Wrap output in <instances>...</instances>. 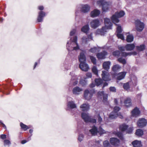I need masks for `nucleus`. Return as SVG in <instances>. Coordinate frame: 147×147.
Listing matches in <instances>:
<instances>
[{"label":"nucleus","mask_w":147,"mask_h":147,"mask_svg":"<svg viewBox=\"0 0 147 147\" xmlns=\"http://www.w3.org/2000/svg\"><path fill=\"white\" fill-rule=\"evenodd\" d=\"M67 107V110H70L71 109L76 108V105L74 101H70L68 102Z\"/></svg>","instance_id":"obj_15"},{"label":"nucleus","mask_w":147,"mask_h":147,"mask_svg":"<svg viewBox=\"0 0 147 147\" xmlns=\"http://www.w3.org/2000/svg\"><path fill=\"white\" fill-rule=\"evenodd\" d=\"M100 25V22L97 19L93 20L90 23L91 27L94 29L96 28Z\"/></svg>","instance_id":"obj_11"},{"label":"nucleus","mask_w":147,"mask_h":147,"mask_svg":"<svg viewBox=\"0 0 147 147\" xmlns=\"http://www.w3.org/2000/svg\"><path fill=\"white\" fill-rule=\"evenodd\" d=\"M132 144L134 147H141L142 146L141 142L137 140L133 141Z\"/></svg>","instance_id":"obj_30"},{"label":"nucleus","mask_w":147,"mask_h":147,"mask_svg":"<svg viewBox=\"0 0 147 147\" xmlns=\"http://www.w3.org/2000/svg\"><path fill=\"white\" fill-rule=\"evenodd\" d=\"M4 145L5 146H9L11 144V143L9 140H5L4 141Z\"/></svg>","instance_id":"obj_46"},{"label":"nucleus","mask_w":147,"mask_h":147,"mask_svg":"<svg viewBox=\"0 0 147 147\" xmlns=\"http://www.w3.org/2000/svg\"><path fill=\"white\" fill-rule=\"evenodd\" d=\"M104 23L105 27H102L101 29H98L96 32V34L104 35L107 32V29H111L112 24L109 19L107 18H104Z\"/></svg>","instance_id":"obj_2"},{"label":"nucleus","mask_w":147,"mask_h":147,"mask_svg":"<svg viewBox=\"0 0 147 147\" xmlns=\"http://www.w3.org/2000/svg\"><path fill=\"white\" fill-rule=\"evenodd\" d=\"M125 14V13L123 11L116 12L115 14L113 15L111 18L112 22L114 24L119 22V20L118 19V18L123 16Z\"/></svg>","instance_id":"obj_5"},{"label":"nucleus","mask_w":147,"mask_h":147,"mask_svg":"<svg viewBox=\"0 0 147 147\" xmlns=\"http://www.w3.org/2000/svg\"><path fill=\"white\" fill-rule=\"evenodd\" d=\"M120 108L118 107L115 106L114 108V111L110 113L109 116V117L111 119L115 118L117 117L121 119L123 118V116L121 115V114L118 113L120 110Z\"/></svg>","instance_id":"obj_4"},{"label":"nucleus","mask_w":147,"mask_h":147,"mask_svg":"<svg viewBox=\"0 0 147 147\" xmlns=\"http://www.w3.org/2000/svg\"><path fill=\"white\" fill-rule=\"evenodd\" d=\"M107 52L104 51L103 52L99 53L97 54V57L99 59H103L105 58V56L107 55Z\"/></svg>","instance_id":"obj_25"},{"label":"nucleus","mask_w":147,"mask_h":147,"mask_svg":"<svg viewBox=\"0 0 147 147\" xmlns=\"http://www.w3.org/2000/svg\"><path fill=\"white\" fill-rule=\"evenodd\" d=\"M38 9L39 10L41 11L44 9V7L42 6H38Z\"/></svg>","instance_id":"obj_61"},{"label":"nucleus","mask_w":147,"mask_h":147,"mask_svg":"<svg viewBox=\"0 0 147 147\" xmlns=\"http://www.w3.org/2000/svg\"><path fill=\"white\" fill-rule=\"evenodd\" d=\"M109 90L110 91L113 92H116V89L114 87H110L109 88Z\"/></svg>","instance_id":"obj_58"},{"label":"nucleus","mask_w":147,"mask_h":147,"mask_svg":"<svg viewBox=\"0 0 147 147\" xmlns=\"http://www.w3.org/2000/svg\"><path fill=\"white\" fill-rule=\"evenodd\" d=\"M120 54V53L119 51H116L113 53V55L115 56H119Z\"/></svg>","instance_id":"obj_51"},{"label":"nucleus","mask_w":147,"mask_h":147,"mask_svg":"<svg viewBox=\"0 0 147 147\" xmlns=\"http://www.w3.org/2000/svg\"><path fill=\"white\" fill-rule=\"evenodd\" d=\"M0 138L2 139H4L6 138V135L5 134H2L0 136Z\"/></svg>","instance_id":"obj_60"},{"label":"nucleus","mask_w":147,"mask_h":147,"mask_svg":"<svg viewBox=\"0 0 147 147\" xmlns=\"http://www.w3.org/2000/svg\"><path fill=\"white\" fill-rule=\"evenodd\" d=\"M89 27L88 25H86L84 26L81 29L82 32L86 33L89 30Z\"/></svg>","instance_id":"obj_34"},{"label":"nucleus","mask_w":147,"mask_h":147,"mask_svg":"<svg viewBox=\"0 0 147 147\" xmlns=\"http://www.w3.org/2000/svg\"><path fill=\"white\" fill-rule=\"evenodd\" d=\"M102 80L101 79H96L95 80V83L97 86H99L102 84Z\"/></svg>","instance_id":"obj_37"},{"label":"nucleus","mask_w":147,"mask_h":147,"mask_svg":"<svg viewBox=\"0 0 147 147\" xmlns=\"http://www.w3.org/2000/svg\"><path fill=\"white\" fill-rule=\"evenodd\" d=\"M98 122L99 123H100L102 121V119L101 117L100 114L98 115Z\"/></svg>","instance_id":"obj_59"},{"label":"nucleus","mask_w":147,"mask_h":147,"mask_svg":"<svg viewBox=\"0 0 147 147\" xmlns=\"http://www.w3.org/2000/svg\"><path fill=\"white\" fill-rule=\"evenodd\" d=\"M70 74L72 76L70 83L74 86L76 85L78 83V81L77 80V76L74 75L73 72H71Z\"/></svg>","instance_id":"obj_18"},{"label":"nucleus","mask_w":147,"mask_h":147,"mask_svg":"<svg viewBox=\"0 0 147 147\" xmlns=\"http://www.w3.org/2000/svg\"><path fill=\"white\" fill-rule=\"evenodd\" d=\"M117 36L118 38H120L122 40H124V39L123 35L122 34H120V33H117Z\"/></svg>","instance_id":"obj_53"},{"label":"nucleus","mask_w":147,"mask_h":147,"mask_svg":"<svg viewBox=\"0 0 147 147\" xmlns=\"http://www.w3.org/2000/svg\"><path fill=\"white\" fill-rule=\"evenodd\" d=\"M121 68L120 66L118 65H114L112 68V70L114 72L118 71Z\"/></svg>","instance_id":"obj_35"},{"label":"nucleus","mask_w":147,"mask_h":147,"mask_svg":"<svg viewBox=\"0 0 147 147\" xmlns=\"http://www.w3.org/2000/svg\"><path fill=\"white\" fill-rule=\"evenodd\" d=\"M84 79H81L80 80V84L83 86H85L87 84V82Z\"/></svg>","instance_id":"obj_41"},{"label":"nucleus","mask_w":147,"mask_h":147,"mask_svg":"<svg viewBox=\"0 0 147 147\" xmlns=\"http://www.w3.org/2000/svg\"><path fill=\"white\" fill-rule=\"evenodd\" d=\"M118 49L120 51L122 52L123 51H124L125 49V47H124L123 46H119L118 47Z\"/></svg>","instance_id":"obj_56"},{"label":"nucleus","mask_w":147,"mask_h":147,"mask_svg":"<svg viewBox=\"0 0 147 147\" xmlns=\"http://www.w3.org/2000/svg\"><path fill=\"white\" fill-rule=\"evenodd\" d=\"M85 53V51H82V52L80 53L78 56V59L80 63L86 62V59Z\"/></svg>","instance_id":"obj_13"},{"label":"nucleus","mask_w":147,"mask_h":147,"mask_svg":"<svg viewBox=\"0 0 147 147\" xmlns=\"http://www.w3.org/2000/svg\"><path fill=\"white\" fill-rule=\"evenodd\" d=\"M111 65V62L109 61H105L103 63V68L108 71L110 68V65Z\"/></svg>","instance_id":"obj_26"},{"label":"nucleus","mask_w":147,"mask_h":147,"mask_svg":"<svg viewBox=\"0 0 147 147\" xmlns=\"http://www.w3.org/2000/svg\"><path fill=\"white\" fill-rule=\"evenodd\" d=\"M137 125L138 127L142 128L146 125L147 121L144 118H140L137 122Z\"/></svg>","instance_id":"obj_9"},{"label":"nucleus","mask_w":147,"mask_h":147,"mask_svg":"<svg viewBox=\"0 0 147 147\" xmlns=\"http://www.w3.org/2000/svg\"><path fill=\"white\" fill-rule=\"evenodd\" d=\"M136 48L138 51H141L145 49V46L144 44H142L140 45V46H136Z\"/></svg>","instance_id":"obj_31"},{"label":"nucleus","mask_w":147,"mask_h":147,"mask_svg":"<svg viewBox=\"0 0 147 147\" xmlns=\"http://www.w3.org/2000/svg\"><path fill=\"white\" fill-rule=\"evenodd\" d=\"M103 145L104 147H108L109 146V142L107 140H106L103 142Z\"/></svg>","instance_id":"obj_49"},{"label":"nucleus","mask_w":147,"mask_h":147,"mask_svg":"<svg viewBox=\"0 0 147 147\" xmlns=\"http://www.w3.org/2000/svg\"><path fill=\"white\" fill-rule=\"evenodd\" d=\"M89 132L92 135H96L98 133L100 134H102L106 133V131L100 127L98 130L95 126L93 127L92 128L89 130Z\"/></svg>","instance_id":"obj_6"},{"label":"nucleus","mask_w":147,"mask_h":147,"mask_svg":"<svg viewBox=\"0 0 147 147\" xmlns=\"http://www.w3.org/2000/svg\"><path fill=\"white\" fill-rule=\"evenodd\" d=\"M83 91L82 88L78 86L74 88L72 90V92L74 94L78 95Z\"/></svg>","instance_id":"obj_19"},{"label":"nucleus","mask_w":147,"mask_h":147,"mask_svg":"<svg viewBox=\"0 0 147 147\" xmlns=\"http://www.w3.org/2000/svg\"><path fill=\"white\" fill-rule=\"evenodd\" d=\"M83 138L84 135L82 134H80L78 136V139L80 142L83 140Z\"/></svg>","instance_id":"obj_52"},{"label":"nucleus","mask_w":147,"mask_h":147,"mask_svg":"<svg viewBox=\"0 0 147 147\" xmlns=\"http://www.w3.org/2000/svg\"><path fill=\"white\" fill-rule=\"evenodd\" d=\"M102 78L105 81H108L110 80L109 73L107 71H103L102 72Z\"/></svg>","instance_id":"obj_14"},{"label":"nucleus","mask_w":147,"mask_h":147,"mask_svg":"<svg viewBox=\"0 0 147 147\" xmlns=\"http://www.w3.org/2000/svg\"><path fill=\"white\" fill-rule=\"evenodd\" d=\"M92 34H91L88 36V38H87L86 37L84 36L82 38V41L84 43H87V41L89 40H92Z\"/></svg>","instance_id":"obj_29"},{"label":"nucleus","mask_w":147,"mask_h":147,"mask_svg":"<svg viewBox=\"0 0 147 147\" xmlns=\"http://www.w3.org/2000/svg\"><path fill=\"white\" fill-rule=\"evenodd\" d=\"M80 108L82 111H87L89 109V105L88 103H84L81 105Z\"/></svg>","instance_id":"obj_24"},{"label":"nucleus","mask_w":147,"mask_h":147,"mask_svg":"<svg viewBox=\"0 0 147 147\" xmlns=\"http://www.w3.org/2000/svg\"><path fill=\"white\" fill-rule=\"evenodd\" d=\"M88 122H90L92 123H96V120L93 117H90Z\"/></svg>","instance_id":"obj_43"},{"label":"nucleus","mask_w":147,"mask_h":147,"mask_svg":"<svg viewBox=\"0 0 147 147\" xmlns=\"http://www.w3.org/2000/svg\"><path fill=\"white\" fill-rule=\"evenodd\" d=\"M118 61L120 63H122L123 64H125L126 63L125 60L122 57L119 58L118 59Z\"/></svg>","instance_id":"obj_44"},{"label":"nucleus","mask_w":147,"mask_h":147,"mask_svg":"<svg viewBox=\"0 0 147 147\" xmlns=\"http://www.w3.org/2000/svg\"><path fill=\"white\" fill-rule=\"evenodd\" d=\"M131 82H128L124 84L123 85V87L126 90L129 89V83Z\"/></svg>","instance_id":"obj_42"},{"label":"nucleus","mask_w":147,"mask_h":147,"mask_svg":"<svg viewBox=\"0 0 147 147\" xmlns=\"http://www.w3.org/2000/svg\"><path fill=\"white\" fill-rule=\"evenodd\" d=\"M27 142L28 141L26 140H24L22 141L21 143L22 144H24Z\"/></svg>","instance_id":"obj_64"},{"label":"nucleus","mask_w":147,"mask_h":147,"mask_svg":"<svg viewBox=\"0 0 147 147\" xmlns=\"http://www.w3.org/2000/svg\"><path fill=\"white\" fill-rule=\"evenodd\" d=\"M20 126L23 129L24 131H26L30 128V126H27L26 125L22 123H20Z\"/></svg>","instance_id":"obj_38"},{"label":"nucleus","mask_w":147,"mask_h":147,"mask_svg":"<svg viewBox=\"0 0 147 147\" xmlns=\"http://www.w3.org/2000/svg\"><path fill=\"white\" fill-rule=\"evenodd\" d=\"M108 96L107 94H104L103 97V101L107 105H108L109 103L107 101Z\"/></svg>","instance_id":"obj_40"},{"label":"nucleus","mask_w":147,"mask_h":147,"mask_svg":"<svg viewBox=\"0 0 147 147\" xmlns=\"http://www.w3.org/2000/svg\"><path fill=\"white\" fill-rule=\"evenodd\" d=\"M97 4L100 6H102V10L103 12H107L109 10V7L111 6V3L107 2L104 0L98 1L97 2Z\"/></svg>","instance_id":"obj_3"},{"label":"nucleus","mask_w":147,"mask_h":147,"mask_svg":"<svg viewBox=\"0 0 147 147\" xmlns=\"http://www.w3.org/2000/svg\"><path fill=\"white\" fill-rule=\"evenodd\" d=\"M124 103L125 106L127 107L131 106L132 103L131 102V99L130 98H127L125 99Z\"/></svg>","instance_id":"obj_28"},{"label":"nucleus","mask_w":147,"mask_h":147,"mask_svg":"<svg viewBox=\"0 0 147 147\" xmlns=\"http://www.w3.org/2000/svg\"><path fill=\"white\" fill-rule=\"evenodd\" d=\"M90 58L91 61L93 63L94 65L96 64V60L95 58L91 56H90Z\"/></svg>","instance_id":"obj_47"},{"label":"nucleus","mask_w":147,"mask_h":147,"mask_svg":"<svg viewBox=\"0 0 147 147\" xmlns=\"http://www.w3.org/2000/svg\"><path fill=\"white\" fill-rule=\"evenodd\" d=\"M80 11L83 13L88 12L90 10V7L87 4L82 5L80 6Z\"/></svg>","instance_id":"obj_10"},{"label":"nucleus","mask_w":147,"mask_h":147,"mask_svg":"<svg viewBox=\"0 0 147 147\" xmlns=\"http://www.w3.org/2000/svg\"><path fill=\"white\" fill-rule=\"evenodd\" d=\"M140 112L137 107H135L131 111V116L134 117H137L140 115Z\"/></svg>","instance_id":"obj_17"},{"label":"nucleus","mask_w":147,"mask_h":147,"mask_svg":"<svg viewBox=\"0 0 147 147\" xmlns=\"http://www.w3.org/2000/svg\"><path fill=\"white\" fill-rule=\"evenodd\" d=\"M117 135L118 137L121 140L123 139L122 134L120 132H118L117 133Z\"/></svg>","instance_id":"obj_57"},{"label":"nucleus","mask_w":147,"mask_h":147,"mask_svg":"<svg viewBox=\"0 0 147 147\" xmlns=\"http://www.w3.org/2000/svg\"><path fill=\"white\" fill-rule=\"evenodd\" d=\"M128 127V126L125 124H123L121 125L119 127V129L122 131H125Z\"/></svg>","instance_id":"obj_36"},{"label":"nucleus","mask_w":147,"mask_h":147,"mask_svg":"<svg viewBox=\"0 0 147 147\" xmlns=\"http://www.w3.org/2000/svg\"><path fill=\"white\" fill-rule=\"evenodd\" d=\"M0 125H3V127H4L5 129L6 128V126L0 120Z\"/></svg>","instance_id":"obj_63"},{"label":"nucleus","mask_w":147,"mask_h":147,"mask_svg":"<svg viewBox=\"0 0 147 147\" xmlns=\"http://www.w3.org/2000/svg\"><path fill=\"white\" fill-rule=\"evenodd\" d=\"M94 91L93 89L91 90H86L84 93V96L85 99L89 100L91 99L93 96Z\"/></svg>","instance_id":"obj_7"},{"label":"nucleus","mask_w":147,"mask_h":147,"mask_svg":"<svg viewBox=\"0 0 147 147\" xmlns=\"http://www.w3.org/2000/svg\"><path fill=\"white\" fill-rule=\"evenodd\" d=\"M135 25L136 30L139 32L142 31L144 27V24L139 20H137L135 21Z\"/></svg>","instance_id":"obj_8"},{"label":"nucleus","mask_w":147,"mask_h":147,"mask_svg":"<svg viewBox=\"0 0 147 147\" xmlns=\"http://www.w3.org/2000/svg\"><path fill=\"white\" fill-rule=\"evenodd\" d=\"M46 14L45 12L42 11H40L38 12V14L37 18V21L38 22H42L44 17L46 16Z\"/></svg>","instance_id":"obj_16"},{"label":"nucleus","mask_w":147,"mask_h":147,"mask_svg":"<svg viewBox=\"0 0 147 147\" xmlns=\"http://www.w3.org/2000/svg\"><path fill=\"white\" fill-rule=\"evenodd\" d=\"M76 32V29H74L70 32V36L71 37L70 41H68L66 44L67 49L69 51L71 50L77 51L80 49L79 45L77 42V36H75L73 37H71L75 34Z\"/></svg>","instance_id":"obj_1"},{"label":"nucleus","mask_w":147,"mask_h":147,"mask_svg":"<svg viewBox=\"0 0 147 147\" xmlns=\"http://www.w3.org/2000/svg\"><path fill=\"white\" fill-rule=\"evenodd\" d=\"M131 54L130 53H127L125 52H122L121 54V56L126 57L128 55H131Z\"/></svg>","instance_id":"obj_48"},{"label":"nucleus","mask_w":147,"mask_h":147,"mask_svg":"<svg viewBox=\"0 0 147 147\" xmlns=\"http://www.w3.org/2000/svg\"><path fill=\"white\" fill-rule=\"evenodd\" d=\"M100 13L99 10L97 9H95L92 11L90 13V16L91 17L94 18L98 16Z\"/></svg>","instance_id":"obj_21"},{"label":"nucleus","mask_w":147,"mask_h":147,"mask_svg":"<svg viewBox=\"0 0 147 147\" xmlns=\"http://www.w3.org/2000/svg\"><path fill=\"white\" fill-rule=\"evenodd\" d=\"M126 74V72L124 71L118 73L117 75V79L120 80L123 79Z\"/></svg>","instance_id":"obj_22"},{"label":"nucleus","mask_w":147,"mask_h":147,"mask_svg":"<svg viewBox=\"0 0 147 147\" xmlns=\"http://www.w3.org/2000/svg\"><path fill=\"white\" fill-rule=\"evenodd\" d=\"M134 39V36L132 34H129L127 35L126 40L128 42H132Z\"/></svg>","instance_id":"obj_33"},{"label":"nucleus","mask_w":147,"mask_h":147,"mask_svg":"<svg viewBox=\"0 0 147 147\" xmlns=\"http://www.w3.org/2000/svg\"><path fill=\"white\" fill-rule=\"evenodd\" d=\"M86 78L84 77V78L85 80H86V78H91L92 77V74L90 72L87 73L86 74Z\"/></svg>","instance_id":"obj_54"},{"label":"nucleus","mask_w":147,"mask_h":147,"mask_svg":"<svg viewBox=\"0 0 147 147\" xmlns=\"http://www.w3.org/2000/svg\"><path fill=\"white\" fill-rule=\"evenodd\" d=\"M117 33H119L122 32V29L121 26L119 25H117Z\"/></svg>","instance_id":"obj_50"},{"label":"nucleus","mask_w":147,"mask_h":147,"mask_svg":"<svg viewBox=\"0 0 147 147\" xmlns=\"http://www.w3.org/2000/svg\"><path fill=\"white\" fill-rule=\"evenodd\" d=\"M136 134L138 136H141L143 134V131L141 129H138L136 130Z\"/></svg>","instance_id":"obj_39"},{"label":"nucleus","mask_w":147,"mask_h":147,"mask_svg":"<svg viewBox=\"0 0 147 147\" xmlns=\"http://www.w3.org/2000/svg\"><path fill=\"white\" fill-rule=\"evenodd\" d=\"M79 67L82 71H87L89 69L88 65L86 62L80 63L79 65Z\"/></svg>","instance_id":"obj_12"},{"label":"nucleus","mask_w":147,"mask_h":147,"mask_svg":"<svg viewBox=\"0 0 147 147\" xmlns=\"http://www.w3.org/2000/svg\"><path fill=\"white\" fill-rule=\"evenodd\" d=\"M0 125H3V127H4L5 129L6 128V126L0 120Z\"/></svg>","instance_id":"obj_62"},{"label":"nucleus","mask_w":147,"mask_h":147,"mask_svg":"<svg viewBox=\"0 0 147 147\" xmlns=\"http://www.w3.org/2000/svg\"><path fill=\"white\" fill-rule=\"evenodd\" d=\"M110 141L112 145L115 146H118L119 143V140L116 138H111Z\"/></svg>","instance_id":"obj_20"},{"label":"nucleus","mask_w":147,"mask_h":147,"mask_svg":"<svg viewBox=\"0 0 147 147\" xmlns=\"http://www.w3.org/2000/svg\"><path fill=\"white\" fill-rule=\"evenodd\" d=\"M82 118L86 122H88L90 116L88 113H82Z\"/></svg>","instance_id":"obj_23"},{"label":"nucleus","mask_w":147,"mask_h":147,"mask_svg":"<svg viewBox=\"0 0 147 147\" xmlns=\"http://www.w3.org/2000/svg\"><path fill=\"white\" fill-rule=\"evenodd\" d=\"M135 47L134 44H127L125 46V50L127 51H131L133 50Z\"/></svg>","instance_id":"obj_27"},{"label":"nucleus","mask_w":147,"mask_h":147,"mask_svg":"<svg viewBox=\"0 0 147 147\" xmlns=\"http://www.w3.org/2000/svg\"><path fill=\"white\" fill-rule=\"evenodd\" d=\"M133 130V127H130L127 129V132L129 134H130L132 133Z\"/></svg>","instance_id":"obj_55"},{"label":"nucleus","mask_w":147,"mask_h":147,"mask_svg":"<svg viewBox=\"0 0 147 147\" xmlns=\"http://www.w3.org/2000/svg\"><path fill=\"white\" fill-rule=\"evenodd\" d=\"M89 51L92 53H95L96 52L100 51V50L98 48L96 47H94L91 48L89 50Z\"/></svg>","instance_id":"obj_32"},{"label":"nucleus","mask_w":147,"mask_h":147,"mask_svg":"<svg viewBox=\"0 0 147 147\" xmlns=\"http://www.w3.org/2000/svg\"><path fill=\"white\" fill-rule=\"evenodd\" d=\"M92 71L95 74L98 75V71L96 66H94L93 67L92 69Z\"/></svg>","instance_id":"obj_45"}]
</instances>
